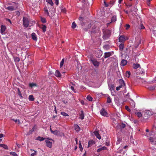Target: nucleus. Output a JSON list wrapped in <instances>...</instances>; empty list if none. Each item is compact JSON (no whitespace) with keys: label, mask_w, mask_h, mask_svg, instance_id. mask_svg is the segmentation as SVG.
<instances>
[{"label":"nucleus","mask_w":156,"mask_h":156,"mask_svg":"<svg viewBox=\"0 0 156 156\" xmlns=\"http://www.w3.org/2000/svg\"><path fill=\"white\" fill-rule=\"evenodd\" d=\"M0 147H2L4 148L5 149H6V150L8 149V146L6 145H5V144H0Z\"/></svg>","instance_id":"nucleus-27"},{"label":"nucleus","mask_w":156,"mask_h":156,"mask_svg":"<svg viewBox=\"0 0 156 156\" xmlns=\"http://www.w3.org/2000/svg\"><path fill=\"white\" fill-rule=\"evenodd\" d=\"M95 144V142L93 140H90L89 141L88 143V147H89L92 146V145Z\"/></svg>","instance_id":"nucleus-19"},{"label":"nucleus","mask_w":156,"mask_h":156,"mask_svg":"<svg viewBox=\"0 0 156 156\" xmlns=\"http://www.w3.org/2000/svg\"><path fill=\"white\" fill-rule=\"evenodd\" d=\"M54 0L55 1V3L57 5H58L59 4V2H58L59 0Z\"/></svg>","instance_id":"nucleus-54"},{"label":"nucleus","mask_w":156,"mask_h":156,"mask_svg":"<svg viewBox=\"0 0 156 156\" xmlns=\"http://www.w3.org/2000/svg\"><path fill=\"white\" fill-rule=\"evenodd\" d=\"M90 61L92 62L93 64L96 67H97L99 66L100 63L99 62L97 61L96 59H91Z\"/></svg>","instance_id":"nucleus-9"},{"label":"nucleus","mask_w":156,"mask_h":156,"mask_svg":"<svg viewBox=\"0 0 156 156\" xmlns=\"http://www.w3.org/2000/svg\"><path fill=\"white\" fill-rule=\"evenodd\" d=\"M112 53L111 52H105L104 54V57L105 58H106L109 57L112 55Z\"/></svg>","instance_id":"nucleus-13"},{"label":"nucleus","mask_w":156,"mask_h":156,"mask_svg":"<svg viewBox=\"0 0 156 156\" xmlns=\"http://www.w3.org/2000/svg\"><path fill=\"white\" fill-rule=\"evenodd\" d=\"M124 11L126 14L130 13L133 16L134 15L133 14L132 10H124Z\"/></svg>","instance_id":"nucleus-35"},{"label":"nucleus","mask_w":156,"mask_h":156,"mask_svg":"<svg viewBox=\"0 0 156 156\" xmlns=\"http://www.w3.org/2000/svg\"><path fill=\"white\" fill-rule=\"evenodd\" d=\"M131 73L130 72L127 71L126 72V76L129 78L130 76Z\"/></svg>","instance_id":"nucleus-39"},{"label":"nucleus","mask_w":156,"mask_h":156,"mask_svg":"<svg viewBox=\"0 0 156 156\" xmlns=\"http://www.w3.org/2000/svg\"><path fill=\"white\" fill-rule=\"evenodd\" d=\"M79 118L81 120H83L84 119V113L83 111L81 110L80 112H79Z\"/></svg>","instance_id":"nucleus-12"},{"label":"nucleus","mask_w":156,"mask_h":156,"mask_svg":"<svg viewBox=\"0 0 156 156\" xmlns=\"http://www.w3.org/2000/svg\"><path fill=\"white\" fill-rule=\"evenodd\" d=\"M4 137V135L2 133H0V138H1Z\"/></svg>","instance_id":"nucleus-62"},{"label":"nucleus","mask_w":156,"mask_h":156,"mask_svg":"<svg viewBox=\"0 0 156 156\" xmlns=\"http://www.w3.org/2000/svg\"><path fill=\"white\" fill-rule=\"evenodd\" d=\"M152 0H147V4L148 5H150V2Z\"/></svg>","instance_id":"nucleus-58"},{"label":"nucleus","mask_w":156,"mask_h":156,"mask_svg":"<svg viewBox=\"0 0 156 156\" xmlns=\"http://www.w3.org/2000/svg\"><path fill=\"white\" fill-rule=\"evenodd\" d=\"M10 154L13 156H19L15 152H10Z\"/></svg>","instance_id":"nucleus-45"},{"label":"nucleus","mask_w":156,"mask_h":156,"mask_svg":"<svg viewBox=\"0 0 156 156\" xmlns=\"http://www.w3.org/2000/svg\"><path fill=\"white\" fill-rule=\"evenodd\" d=\"M70 88L71 89L73 90V91L74 92H75V91H74V87L73 86H71V87H70Z\"/></svg>","instance_id":"nucleus-63"},{"label":"nucleus","mask_w":156,"mask_h":156,"mask_svg":"<svg viewBox=\"0 0 156 156\" xmlns=\"http://www.w3.org/2000/svg\"><path fill=\"white\" fill-rule=\"evenodd\" d=\"M125 108L126 109L127 111H128L129 112H130L131 110H130V108H129V107L128 106H127V105L125 106Z\"/></svg>","instance_id":"nucleus-48"},{"label":"nucleus","mask_w":156,"mask_h":156,"mask_svg":"<svg viewBox=\"0 0 156 156\" xmlns=\"http://www.w3.org/2000/svg\"><path fill=\"white\" fill-rule=\"evenodd\" d=\"M136 115H137L138 117H140L142 116V115L140 112H137L136 113Z\"/></svg>","instance_id":"nucleus-38"},{"label":"nucleus","mask_w":156,"mask_h":156,"mask_svg":"<svg viewBox=\"0 0 156 156\" xmlns=\"http://www.w3.org/2000/svg\"><path fill=\"white\" fill-rule=\"evenodd\" d=\"M126 126V124L122 123L119 124L117 126V128L120 129L121 130H122V129L125 128Z\"/></svg>","instance_id":"nucleus-11"},{"label":"nucleus","mask_w":156,"mask_h":156,"mask_svg":"<svg viewBox=\"0 0 156 156\" xmlns=\"http://www.w3.org/2000/svg\"><path fill=\"white\" fill-rule=\"evenodd\" d=\"M115 88V86L114 84H111L109 86V89L111 91L114 90Z\"/></svg>","instance_id":"nucleus-31"},{"label":"nucleus","mask_w":156,"mask_h":156,"mask_svg":"<svg viewBox=\"0 0 156 156\" xmlns=\"http://www.w3.org/2000/svg\"><path fill=\"white\" fill-rule=\"evenodd\" d=\"M55 75L57 77H60L61 75L58 70H56L55 71Z\"/></svg>","instance_id":"nucleus-21"},{"label":"nucleus","mask_w":156,"mask_h":156,"mask_svg":"<svg viewBox=\"0 0 156 156\" xmlns=\"http://www.w3.org/2000/svg\"><path fill=\"white\" fill-rule=\"evenodd\" d=\"M127 60L122 59L120 65L122 66H125L127 64Z\"/></svg>","instance_id":"nucleus-15"},{"label":"nucleus","mask_w":156,"mask_h":156,"mask_svg":"<svg viewBox=\"0 0 156 156\" xmlns=\"http://www.w3.org/2000/svg\"><path fill=\"white\" fill-rule=\"evenodd\" d=\"M46 26L44 25H42L41 28L42 30L43 31L44 33L46 31Z\"/></svg>","instance_id":"nucleus-30"},{"label":"nucleus","mask_w":156,"mask_h":156,"mask_svg":"<svg viewBox=\"0 0 156 156\" xmlns=\"http://www.w3.org/2000/svg\"><path fill=\"white\" fill-rule=\"evenodd\" d=\"M29 86L30 87L32 88L34 87H37V85L35 83H29Z\"/></svg>","instance_id":"nucleus-32"},{"label":"nucleus","mask_w":156,"mask_h":156,"mask_svg":"<svg viewBox=\"0 0 156 156\" xmlns=\"http://www.w3.org/2000/svg\"><path fill=\"white\" fill-rule=\"evenodd\" d=\"M23 26L26 28L28 27L29 26L31 27L35 23V21L31 19L29 16H23Z\"/></svg>","instance_id":"nucleus-1"},{"label":"nucleus","mask_w":156,"mask_h":156,"mask_svg":"<svg viewBox=\"0 0 156 156\" xmlns=\"http://www.w3.org/2000/svg\"><path fill=\"white\" fill-rule=\"evenodd\" d=\"M79 148H80V151H82V150H83V148L82 147V145H81V144L80 142V144H79Z\"/></svg>","instance_id":"nucleus-52"},{"label":"nucleus","mask_w":156,"mask_h":156,"mask_svg":"<svg viewBox=\"0 0 156 156\" xmlns=\"http://www.w3.org/2000/svg\"><path fill=\"white\" fill-rule=\"evenodd\" d=\"M116 17L115 16H113L111 19V22L109 23H108L107 24V25H109L111 23L114 22H115L116 21Z\"/></svg>","instance_id":"nucleus-20"},{"label":"nucleus","mask_w":156,"mask_h":156,"mask_svg":"<svg viewBox=\"0 0 156 156\" xmlns=\"http://www.w3.org/2000/svg\"><path fill=\"white\" fill-rule=\"evenodd\" d=\"M122 87H123L122 85H120L119 87H116V90L117 91L119 90Z\"/></svg>","instance_id":"nucleus-50"},{"label":"nucleus","mask_w":156,"mask_h":156,"mask_svg":"<svg viewBox=\"0 0 156 156\" xmlns=\"http://www.w3.org/2000/svg\"><path fill=\"white\" fill-rule=\"evenodd\" d=\"M153 114V112L150 110L145 111L144 114L143 115V117L144 119H147Z\"/></svg>","instance_id":"nucleus-3"},{"label":"nucleus","mask_w":156,"mask_h":156,"mask_svg":"<svg viewBox=\"0 0 156 156\" xmlns=\"http://www.w3.org/2000/svg\"><path fill=\"white\" fill-rule=\"evenodd\" d=\"M111 32L109 30H105L103 32V37L104 40L108 39L111 35Z\"/></svg>","instance_id":"nucleus-4"},{"label":"nucleus","mask_w":156,"mask_h":156,"mask_svg":"<svg viewBox=\"0 0 156 156\" xmlns=\"http://www.w3.org/2000/svg\"><path fill=\"white\" fill-rule=\"evenodd\" d=\"M46 1L51 6H52L54 5L53 2L52 0H46Z\"/></svg>","instance_id":"nucleus-26"},{"label":"nucleus","mask_w":156,"mask_h":156,"mask_svg":"<svg viewBox=\"0 0 156 156\" xmlns=\"http://www.w3.org/2000/svg\"><path fill=\"white\" fill-rule=\"evenodd\" d=\"M94 134L95 135V136H96L97 138H98L99 140L101 139V136L98 131H95L94 132Z\"/></svg>","instance_id":"nucleus-16"},{"label":"nucleus","mask_w":156,"mask_h":156,"mask_svg":"<svg viewBox=\"0 0 156 156\" xmlns=\"http://www.w3.org/2000/svg\"><path fill=\"white\" fill-rule=\"evenodd\" d=\"M106 145L107 146H109V141L108 142V140H107L106 142Z\"/></svg>","instance_id":"nucleus-59"},{"label":"nucleus","mask_w":156,"mask_h":156,"mask_svg":"<svg viewBox=\"0 0 156 156\" xmlns=\"http://www.w3.org/2000/svg\"><path fill=\"white\" fill-rule=\"evenodd\" d=\"M76 25L75 22H73L72 23V27L73 29H74L76 27Z\"/></svg>","instance_id":"nucleus-46"},{"label":"nucleus","mask_w":156,"mask_h":156,"mask_svg":"<svg viewBox=\"0 0 156 156\" xmlns=\"http://www.w3.org/2000/svg\"><path fill=\"white\" fill-rule=\"evenodd\" d=\"M140 65L138 64H133V68L134 69H137L139 67H140Z\"/></svg>","instance_id":"nucleus-33"},{"label":"nucleus","mask_w":156,"mask_h":156,"mask_svg":"<svg viewBox=\"0 0 156 156\" xmlns=\"http://www.w3.org/2000/svg\"><path fill=\"white\" fill-rule=\"evenodd\" d=\"M124 51L126 53H127L129 51V49L128 48H126L124 50Z\"/></svg>","instance_id":"nucleus-56"},{"label":"nucleus","mask_w":156,"mask_h":156,"mask_svg":"<svg viewBox=\"0 0 156 156\" xmlns=\"http://www.w3.org/2000/svg\"><path fill=\"white\" fill-rule=\"evenodd\" d=\"M109 46L108 45H105L103 46V48L104 49L106 50H108L109 48Z\"/></svg>","instance_id":"nucleus-42"},{"label":"nucleus","mask_w":156,"mask_h":156,"mask_svg":"<svg viewBox=\"0 0 156 156\" xmlns=\"http://www.w3.org/2000/svg\"><path fill=\"white\" fill-rule=\"evenodd\" d=\"M145 28L144 26H143V25L142 24H140V29H144Z\"/></svg>","instance_id":"nucleus-60"},{"label":"nucleus","mask_w":156,"mask_h":156,"mask_svg":"<svg viewBox=\"0 0 156 156\" xmlns=\"http://www.w3.org/2000/svg\"><path fill=\"white\" fill-rule=\"evenodd\" d=\"M100 113L103 116L106 117L108 116V114L107 112L104 108H102L100 110Z\"/></svg>","instance_id":"nucleus-10"},{"label":"nucleus","mask_w":156,"mask_h":156,"mask_svg":"<svg viewBox=\"0 0 156 156\" xmlns=\"http://www.w3.org/2000/svg\"><path fill=\"white\" fill-rule=\"evenodd\" d=\"M119 41L120 42H122L126 41L125 37L124 36H120L119 38Z\"/></svg>","instance_id":"nucleus-14"},{"label":"nucleus","mask_w":156,"mask_h":156,"mask_svg":"<svg viewBox=\"0 0 156 156\" xmlns=\"http://www.w3.org/2000/svg\"><path fill=\"white\" fill-rule=\"evenodd\" d=\"M156 87V86L155 85H154L153 86H149L148 87V89L149 90H155V89Z\"/></svg>","instance_id":"nucleus-28"},{"label":"nucleus","mask_w":156,"mask_h":156,"mask_svg":"<svg viewBox=\"0 0 156 156\" xmlns=\"http://www.w3.org/2000/svg\"><path fill=\"white\" fill-rule=\"evenodd\" d=\"M79 24L83 27L85 25V20L84 18L81 17H79Z\"/></svg>","instance_id":"nucleus-7"},{"label":"nucleus","mask_w":156,"mask_h":156,"mask_svg":"<svg viewBox=\"0 0 156 156\" xmlns=\"http://www.w3.org/2000/svg\"><path fill=\"white\" fill-rule=\"evenodd\" d=\"M45 139V138L41 136H38L37 137V140H39L40 141H43Z\"/></svg>","instance_id":"nucleus-40"},{"label":"nucleus","mask_w":156,"mask_h":156,"mask_svg":"<svg viewBox=\"0 0 156 156\" xmlns=\"http://www.w3.org/2000/svg\"><path fill=\"white\" fill-rule=\"evenodd\" d=\"M6 28V27L5 26L1 25L0 29V33L2 34H5L6 33L5 31Z\"/></svg>","instance_id":"nucleus-8"},{"label":"nucleus","mask_w":156,"mask_h":156,"mask_svg":"<svg viewBox=\"0 0 156 156\" xmlns=\"http://www.w3.org/2000/svg\"><path fill=\"white\" fill-rule=\"evenodd\" d=\"M41 20L42 23H45L46 22V20L45 18L41 17Z\"/></svg>","instance_id":"nucleus-44"},{"label":"nucleus","mask_w":156,"mask_h":156,"mask_svg":"<svg viewBox=\"0 0 156 156\" xmlns=\"http://www.w3.org/2000/svg\"><path fill=\"white\" fill-rule=\"evenodd\" d=\"M85 0H80V2L83 3L81 9L84 10H88L89 9H90V7H91V5H90L89 4L88 2L87 3L86 2H85Z\"/></svg>","instance_id":"nucleus-2"},{"label":"nucleus","mask_w":156,"mask_h":156,"mask_svg":"<svg viewBox=\"0 0 156 156\" xmlns=\"http://www.w3.org/2000/svg\"><path fill=\"white\" fill-rule=\"evenodd\" d=\"M61 115H63L64 116H69L68 115L64 112H61Z\"/></svg>","instance_id":"nucleus-47"},{"label":"nucleus","mask_w":156,"mask_h":156,"mask_svg":"<svg viewBox=\"0 0 156 156\" xmlns=\"http://www.w3.org/2000/svg\"><path fill=\"white\" fill-rule=\"evenodd\" d=\"M126 29L128 30L129 28L130 27V26L129 24H127L126 25Z\"/></svg>","instance_id":"nucleus-53"},{"label":"nucleus","mask_w":156,"mask_h":156,"mask_svg":"<svg viewBox=\"0 0 156 156\" xmlns=\"http://www.w3.org/2000/svg\"><path fill=\"white\" fill-rule=\"evenodd\" d=\"M119 83L120 84V85H122V87H124L125 86V83L122 79H120L119 80Z\"/></svg>","instance_id":"nucleus-23"},{"label":"nucleus","mask_w":156,"mask_h":156,"mask_svg":"<svg viewBox=\"0 0 156 156\" xmlns=\"http://www.w3.org/2000/svg\"><path fill=\"white\" fill-rule=\"evenodd\" d=\"M106 149L107 148L103 146L100 148L98 149L97 150V151L98 152H100V151H101L105 150H106Z\"/></svg>","instance_id":"nucleus-25"},{"label":"nucleus","mask_w":156,"mask_h":156,"mask_svg":"<svg viewBox=\"0 0 156 156\" xmlns=\"http://www.w3.org/2000/svg\"><path fill=\"white\" fill-rule=\"evenodd\" d=\"M87 99L89 101H92L93 98L90 95H88L87 97Z\"/></svg>","instance_id":"nucleus-36"},{"label":"nucleus","mask_w":156,"mask_h":156,"mask_svg":"<svg viewBox=\"0 0 156 156\" xmlns=\"http://www.w3.org/2000/svg\"><path fill=\"white\" fill-rule=\"evenodd\" d=\"M45 142L46 143L47 146L49 148H51L52 147V142L48 140H46Z\"/></svg>","instance_id":"nucleus-18"},{"label":"nucleus","mask_w":156,"mask_h":156,"mask_svg":"<svg viewBox=\"0 0 156 156\" xmlns=\"http://www.w3.org/2000/svg\"><path fill=\"white\" fill-rule=\"evenodd\" d=\"M52 133L56 135H60V132L59 131L56 130L52 131Z\"/></svg>","instance_id":"nucleus-22"},{"label":"nucleus","mask_w":156,"mask_h":156,"mask_svg":"<svg viewBox=\"0 0 156 156\" xmlns=\"http://www.w3.org/2000/svg\"><path fill=\"white\" fill-rule=\"evenodd\" d=\"M18 94L20 96H21V97H22V94H21L20 91L19 89L18 88Z\"/></svg>","instance_id":"nucleus-49"},{"label":"nucleus","mask_w":156,"mask_h":156,"mask_svg":"<svg viewBox=\"0 0 156 156\" xmlns=\"http://www.w3.org/2000/svg\"><path fill=\"white\" fill-rule=\"evenodd\" d=\"M64 62V59L63 58L60 63V68L62 66Z\"/></svg>","instance_id":"nucleus-41"},{"label":"nucleus","mask_w":156,"mask_h":156,"mask_svg":"<svg viewBox=\"0 0 156 156\" xmlns=\"http://www.w3.org/2000/svg\"><path fill=\"white\" fill-rule=\"evenodd\" d=\"M112 101V99L109 96L108 97L107 99V102L108 103H110Z\"/></svg>","instance_id":"nucleus-37"},{"label":"nucleus","mask_w":156,"mask_h":156,"mask_svg":"<svg viewBox=\"0 0 156 156\" xmlns=\"http://www.w3.org/2000/svg\"><path fill=\"white\" fill-rule=\"evenodd\" d=\"M33 132V130H32V129L30 130L27 133V135H29L32 133V132Z\"/></svg>","instance_id":"nucleus-51"},{"label":"nucleus","mask_w":156,"mask_h":156,"mask_svg":"<svg viewBox=\"0 0 156 156\" xmlns=\"http://www.w3.org/2000/svg\"><path fill=\"white\" fill-rule=\"evenodd\" d=\"M149 140L151 142H154L153 138L152 137H150L149 138Z\"/></svg>","instance_id":"nucleus-57"},{"label":"nucleus","mask_w":156,"mask_h":156,"mask_svg":"<svg viewBox=\"0 0 156 156\" xmlns=\"http://www.w3.org/2000/svg\"><path fill=\"white\" fill-rule=\"evenodd\" d=\"M7 9L8 10H13V7L12 6L8 7Z\"/></svg>","instance_id":"nucleus-55"},{"label":"nucleus","mask_w":156,"mask_h":156,"mask_svg":"<svg viewBox=\"0 0 156 156\" xmlns=\"http://www.w3.org/2000/svg\"><path fill=\"white\" fill-rule=\"evenodd\" d=\"M16 15H18V16H19L20 15V12L19 11H17L16 12Z\"/></svg>","instance_id":"nucleus-61"},{"label":"nucleus","mask_w":156,"mask_h":156,"mask_svg":"<svg viewBox=\"0 0 156 156\" xmlns=\"http://www.w3.org/2000/svg\"><path fill=\"white\" fill-rule=\"evenodd\" d=\"M119 50L121 51H122L124 49V44L123 43H121L119 45Z\"/></svg>","instance_id":"nucleus-24"},{"label":"nucleus","mask_w":156,"mask_h":156,"mask_svg":"<svg viewBox=\"0 0 156 156\" xmlns=\"http://www.w3.org/2000/svg\"><path fill=\"white\" fill-rule=\"evenodd\" d=\"M36 155V153L35 152H34V153H33L32 154H31L30 155L31 156H34L35 155Z\"/></svg>","instance_id":"nucleus-64"},{"label":"nucleus","mask_w":156,"mask_h":156,"mask_svg":"<svg viewBox=\"0 0 156 156\" xmlns=\"http://www.w3.org/2000/svg\"><path fill=\"white\" fill-rule=\"evenodd\" d=\"M75 129L76 132H79L80 130V128L78 125H76L75 126Z\"/></svg>","instance_id":"nucleus-34"},{"label":"nucleus","mask_w":156,"mask_h":156,"mask_svg":"<svg viewBox=\"0 0 156 156\" xmlns=\"http://www.w3.org/2000/svg\"><path fill=\"white\" fill-rule=\"evenodd\" d=\"M12 120H13V121H14L16 122H17L18 124H20L21 123L20 122L19 119H12Z\"/></svg>","instance_id":"nucleus-43"},{"label":"nucleus","mask_w":156,"mask_h":156,"mask_svg":"<svg viewBox=\"0 0 156 156\" xmlns=\"http://www.w3.org/2000/svg\"><path fill=\"white\" fill-rule=\"evenodd\" d=\"M44 13L50 17H52L55 15V10H44Z\"/></svg>","instance_id":"nucleus-5"},{"label":"nucleus","mask_w":156,"mask_h":156,"mask_svg":"<svg viewBox=\"0 0 156 156\" xmlns=\"http://www.w3.org/2000/svg\"><path fill=\"white\" fill-rule=\"evenodd\" d=\"M31 37L32 39L35 41H37V36L36 34L34 33H33L31 34Z\"/></svg>","instance_id":"nucleus-17"},{"label":"nucleus","mask_w":156,"mask_h":156,"mask_svg":"<svg viewBox=\"0 0 156 156\" xmlns=\"http://www.w3.org/2000/svg\"><path fill=\"white\" fill-rule=\"evenodd\" d=\"M115 2V0H111L110 1V2L108 3H107L105 1H104V4L105 6L106 7H108L107 9H110L111 7H112V5L114 4Z\"/></svg>","instance_id":"nucleus-6"},{"label":"nucleus","mask_w":156,"mask_h":156,"mask_svg":"<svg viewBox=\"0 0 156 156\" xmlns=\"http://www.w3.org/2000/svg\"><path fill=\"white\" fill-rule=\"evenodd\" d=\"M29 100L30 101H33L34 100L33 95H30L29 96Z\"/></svg>","instance_id":"nucleus-29"}]
</instances>
